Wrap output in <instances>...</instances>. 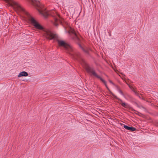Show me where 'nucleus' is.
<instances>
[{
    "label": "nucleus",
    "instance_id": "obj_2",
    "mask_svg": "<svg viewBox=\"0 0 158 158\" xmlns=\"http://www.w3.org/2000/svg\"><path fill=\"white\" fill-rule=\"evenodd\" d=\"M15 8L18 11L26 15L27 16L26 17L27 19L35 28L42 30L43 31L42 34L47 39L51 40H54L56 38L57 36L56 34L49 29L44 28L33 17L19 4L16 3Z\"/></svg>",
    "mask_w": 158,
    "mask_h": 158
},
{
    "label": "nucleus",
    "instance_id": "obj_9",
    "mask_svg": "<svg viewBox=\"0 0 158 158\" xmlns=\"http://www.w3.org/2000/svg\"><path fill=\"white\" fill-rule=\"evenodd\" d=\"M109 81L111 84L113 85H115L111 81L109 80Z\"/></svg>",
    "mask_w": 158,
    "mask_h": 158
},
{
    "label": "nucleus",
    "instance_id": "obj_6",
    "mask_svg": "<svg viewBox=\"0 0 158 158\" xmlns=\"http://www.w3.org/2000/svg\"><path fill=\"white\" fill-rule=\"evenodd\" d=\"M124 127L126 129L132 131H134L136 130V128L134 127H128L127 125H124Z\"/></svg>",
    "mask_w": 158,
    "mask_h": 158
},
{
    "label": "nucleus",
    "instance_id": "obj_7",
    "mask_svg": "<svg viewBox=\"0 0 158 158\" xmlns=\"http://www.w3.org/2000/svg\"><path fill=\"white\" fill-rule=\"evenodd\" d=\"M28 75V73L26 72L23 71L21 72L18 75V77H20L22 76H27Z\"/></svg>",
    "mask_w": 158,
    "mask_h": 158
},
{
    "label": "nucleus",
    "instance_id": "obj_8",
    "mask_svg": "<svg viewBox=\"0 0 158 158\" xmlns=\"http://www.w3.org/2000/svg\"><path fill=\"white\" fill-rule=\"evenodd\" d=\"M118 92L123 97H125V95L122 91L119 88L118 89Z\"/></svg>",
    "mask_w": 158,
    "mask_h": 158
},
{
    "label": "nucleus",
    "instance_id": "obj_1",
    "mask_svg": "<svg viewBox=\"0 0 158 158\" xmlns=\"http://www.w3.org/2000/svg\"><path fill=\"white\" fill-rule=\"evenodd\" d=\"M57 41L58 46L60 47L63 48L65 52L71 55L73 58L79 61L90 75H93L99 79L105 84L106 88L108 89L106 81L97 74L93 68L89 67L85 60L80 58L79 54L73 49L71 45L63 40H58Z\"/></svg>",
    "mask_w": 158,
    "mask_h": 158
},
{
    "label": "nucleus",
    "instance_id": "obj_4",
    "mask_svg": "<svg viewBox=\"0 0 158 158\" xmlns=\"http://www.w3.org/2000/svg\"><path fill=\"white\" fill-rule=\"evenodd\" d=\"M65 30L66 33H68L69 34H72L75 35V34L73 29L70 26H68L67 28H65Z\"/></svg>",
    "mask_w": 158,
    "mask_h": 158
},
{
    "label": "nucleus",
    "instance_id": "obj_3",
    "mask_svg": "<svg viewBox=\"0 0 158 158\" xmlns=\"http://www.w3.org/2000/svg\"><path fill=\"white\" fill-rule=\"evenodd\" d=\"M32 4L37 8V10L40 14L43 16L45 18H46L49 15H51L54 18L55 22L54 24L57 26L58 25V22H60L59 19L56 17V14L54 15V11H48V10L44 8L43 5L39 2L38 0H31Z\"/></svg>",
    "mask_w": 158,
    "mask_h": 158
},
{
    "label": "nucleus",
    "instance_id": "obj_5",
    "mask_svg": "<svg viewBox=\"0 0 158 158\" xmlns=\"http://www.w3.org/2000/svg\"><path fill=\"white\" fill-rule=\"evenodd\" d=\"M114 96L116 99L119 100V101L120 102V104H121L122 106H123L124 107H127V103H126L123 102L122 100H121V99H120L119 98H118L117 96Z\"/></svg>",
    "mask_w": 158,
    "mask_h": 158
}]
</instances>
